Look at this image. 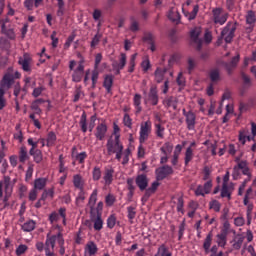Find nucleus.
Wrapping results in <instances>:
<instances>
[{"label":"nucleus","mask_w":256,"mask_h":256,"mask_svg":"<svg viewBox=\"0 0 256 256\" xmlns=\"http://www.w3.org/2000/svg\"><path fill=\"white\" fill-rule=\"evenodd\" d=\"M247 141H255V136H245L243 132H239V141L242 143V145H245L246 140Z\"/></svg>","instance_id":"nucleus-39"},{"label":"nucleus","mask_w":256,"mask_h":256,"mask_svg":"<svg viewBox=\"0 0 256 256\" xmlns=\"http://www.w3.org/2000/svg\"><path fill=\"white\" fill-rule=\"evenodd\" d=\"M164 103L167 107H173V109H177V98L170 96L164 100Z\"/></svg>","instance_id":"nucleus-27"},{"label":"nucleus","mask_w":256,"mask_h":256,"mask_svg":"<svg viewBox=\"0 0 256 256\" xmlns=\"http://www.w3.org/2000/svg\"><path fill=\"white\" fill-rule=\"evenodd\" d=\"M29 159V154H27V147L21 146L19 151V161L20 163H25Z\"/></svg>","instance_id":"nucleus-21"},{"label":"nucleus","mask_w":256,"mask_h":256,"mask_svg":"<svg viewBox=\"0 0 256 256\" xmlns=\"http://www.w3.org/2000/svg\"><path fill=\"white\" fill-rule=\"evenodd\" d=\"M32 157H34L35 163H41L43 161V153L41 150L36 149L32 154H30Z\"/></svg>","instance_id":"nucleus-32"},{"label":"nucleus","mask_w":256,"mask_h":256,"mask_svg":"<svg viewBox=\"0 0 256 256\" xmlns=\"http://www.w3.org/2000/svg\"><path fill=\"white\" fill-rule=\"evenodd\" d=\"M183 205H184L183 196H180L178 198L177 211L182 212V214L185 213L183 211Z\"/></svg>","instance_id":"nucleus-62"},{"label":"nucleus","mask_w":256,"mask_h":256,"mask_svg":"<svg viewBox=\"0 0 256 256\" xmlns=\"http://www.w3.org/2000/svg\"><path fill=\"white\" fill-rule=\"evenodd\" d=\"M33 5H35V0H25L24 7L27 8V11H33Z\"/></svg>","instance_id":"nucleus-57"},{"label":"nucleus","mask_w":256,"mask_h":256,"mask_svg":"<svg viewBox=\"0 0 256 256\" xmlns=\"http://www.w3.org/2000/svg\"><path fill=\"white\" fill-rule=\"evenodd\" d=\"M135 215H137L135 208L133 206L128 207V218L133 221V219H135Z\"/></svg>","instance_id":"nucleus-55"},{"label":"nucleus","mask_w":256,"mask_h":256,"mask_svg":"<svg viewBox=\"0 0 256 256\" xmlns=\"http://www.w3.org/2000/svg\"><path fill=\"white\" fill-rule=\"evenodd\" d=\"M55 141H57V135H55V132H49L47 137V147L55 145Z\"/></svg>","instance_id":"nucleus-35"},{"label":"nucleus","mask_w":256,"mask_h":256,"mask_svg":"<svg viewBox=\"0 0 256 256\" xmlns=\"http://www.w3.org/2000/svg\"><path fill=\"white\" fill-rule=\"evenodd\" d=\"M238 239L237 240H233L234 243L232 245L233 249H235L236 251H239V249H241L242 245H243V241H245V237L241 236L240 234L237 235Z\"/></svg>","instance_id":"nucleus-24"},{"label":"nucleus","mask_w":256,"mask_h":256,"mask_svg":"<svg viewBox=\"0 0 256 256\" xmlns=\"http://www.w3.org/2000/svg\"><path fill=\"white\" fill-rule=\"evenodd\" d=\"M227 22V14L220 16L216 20H214V23H219V25H224Z\"/></svg>","instance_id":"nucleus-63"},{"label":"nucleus","mask_w":256,"mask_h":256,"mask_svg":"<svg viewBox=\"0 0 256 256\" xmlns=\"http://www.w3.org/2000/svg\"><path fill=\"white\" fill-rule=\"evenodd\" d=\"M235 31H237V26H230V32L229 34L224 38L225 43H232L233 39L235 37Z\"/></svg>","instance_id":"nucleus-28"},{"label":"nucleus","mask_w":256,"mask_h":256,"mask_svg":"<svg viewBox=\"0 0 256 256\" xmlns=\"http://www.w3.org/2000/svg\"><path fill=\"white\" fill-rule=\"evenodd\" d=\"M105 201H106V205H107L108 207H111V206H113V203H115V196H113V195H111V194H108V195L106 196Z\"/></svg>","instance_id":"nucleus-54"},{"label":"nucleus","mask_w":256,"mask_h":256,"mask_svg":"<svg viewBox=\"0 0 256 256\" xmlns=\"http://www.w3.org/2000/svg\"><path fill=\"white\" fill-rule=\"evenodd\" d=\"M92 175L94 181H99V179H101V168L94 167Z\"/></svg>","instance_id":"nucleus-45"},{"label":"nucleus","mask_w":256,"mask_h":256,"mask_svg":"<svg viewBox=\"0 0 256 256\" xmlns=\"http://www.w3.org/2000/svg\"><path fill=\"white\" fill-rule=\"evenodd\" d=\"M1 33H3V35H6L8 39H11L12 41L15 40V30H13V28L7 29L5 24H1Z\"/></svg>","instance_id":"nucleus-15"},{"label":"nucleus","mask_w":256,"mask_h":256,"mask_svg":"<svg viewBox=\"0 0 256 256\" xmlns=\"http://www.w3.org/2000/svg\"><path fill=\"white\" fill-rule=\"evenodd\" d=\"M25 251H27V245L21 244L16 249V255L17 256L23 255Z\"/></svg>","instance_id":"nucleus-53"},{"label":"nucleus","mask_w":256,"mask_h":256,"mask_svg":"<svg viewBox=\"0 0 256 256\" xmlns=\"http://www.w3.org/2000/svg\"><path fill=\"white\" fill-rule=\"evenodd\" d=\"M209 205H210V209H214L216 213H219V211H221V203H219V201L213 200L209 203Z\"/></svg>","instance_id":"nucleus-43"},{"label":"nucleus","mask_w":256,"mask_h":256,"mask_svg":"<svg viewBox=\"0 0 256 256\" xmlns=\"http://www.w3.org/2000/svg\"><path fill=\"white\" fill-rule=\"evenodd\" d=\"M176 83L179 86H184L185 85V78H183V72H180L176 78Z\"/></svg>","instance_id":"nucleus-60"},{"label":"nucleus","mask_w":256,"mask_h":256,"mask_svg":"<svg viewBox=\"0 0 256 256\" xmlns=\"http://www.w3.org/2000/svg\"><path fill=\"white\" fill-rule=\"evenodd\" d=\"M209 78L211 83H219L221 81V71L219 68H214L209 72Z\"/></svg>","instance_id":"nucleus-11"},{"label":"nucleus","mask_w":256,"mask_h":256,"mask_svg":"<svg viewBox=\"0 0 256 256\" xmlns=\"http://www.w3.org/2000/svg\"><path fill=\"white\" fill-rule=\"evenodd\" d=\"M95 121H97V114H94L90 118V123H89V131H90V133H91V131H93V129H95Z\"/></svg>","instance_id":"nucleus-59"},{"label":"nucleus","mask_w":256,"mask_h":256,"mask_svg":"<svg viewBox=\"0 0 256 256\" xmlns=\"http://www.w3.org/2000/svg\"><path fill=\"white\" fill-rule=\"evenodd\" d=\"M45 185H47V179L45 178H37L35 181H34V189L35 190H43L45 189Z\"/></svg>","instance_id":"nucleus-19"},{"label":"nucleus","mask_w":256,"mask_h":256,"mask_svg":"<svg viewBox=\"0 0 256 256\" xmlns=\"http://www.w3.org/2000/svg\"><path fill=\"white\" fill-rule=\"evenodd\" d=\"M159 185H161V184L159 183V180H157V181H155V182H153V183L151 184V187L146 188V191H147L150 195H153V193H155V192L157 191Z\"/></svg>","instance_id":"nucleus-41"},{"label":"nucleus","mask_w":256,"mask_h":256,"mask_svg":"<svg viewBox=\"0 0 256 256\" xmlns=\"http://www.w3.org/2000/svg\"><path fill=\"white\" fill-rule=\"evenodd\" d=\"M116 223H117V218L114 216V214L110 215L109 218L107 219V227L109 229H113Z\"/></svg>","instance_id":"nucleus-42"},{"label":"nucleus","mask_w":256,"mask_h":256,"mask_svg":"<svg viewBox=\"0 0 256 256\" xmlns=\"http://www.w3.org/2000/svg\"><path fill=\"white\" fill-rule=\"evenodd\" d=\"M231 22H228V24L226 25V27L223 28V30L221 31V36L225 37V35H229L230 31H231Z\"/></svg>","instance_id":"nucleus-58"},{"label":"nucleus","mask_w":256,"mask_h":256,"mask_svg":"<svg viewBox=\"0 0 256 256\" xmlns=\"http://www.w3.org/2000/svg\"><path fill=\"white\" fill-rule=\"evenodd\" d=\"M49 235H51V233L47 234V239H46L45 245H46V247H48V249H49V245L51 246L52 249H55V243L57 241V236L53 235V236L49 237Z\"/></svg>","instance_id":"nucleus-25"},{"label":"nucleus","mask_w":256,"mask_h":256,"mask_svg":"<svg viewBox=\"0 0 256 256\" xmlns=\"http://www.w3.org/2000/svg\"><path fill=\"white\" fill-rule=\"evenodd\" d=\"M107 133V125L105 123H101L96 127L95 137L99 139V141H103L105 139V135Z\"/></svg>","instance_id":"nucleus-9"},{"label":"nucleus","mask_w":256,"mask_h":256,"mask_svg":"<svg viewBox=\"0 0 256 256\" xmlns=\"http://www.w3.org/2000/svg\"><path fill=\"white\" fill-rule=\"evenodd\" d=\"M125 65H127V54L121 53L120 64L118 65V67L119 69H124Z\"/></svg>","instance_id":"nucleus-47"},{"label":"nucleus","mask_w":256,"mask_h":256,"mask_svg":"<svg viewBox=\"0 0 256 256\" xmlns=\"http://www.w3.org/2000/svg\"><path fill=\"white\" fill-rule=\"evenodd\" d=\"M213 187V182L211 180H208L205 184H204V192L206 195H209V193H211V188Z\"/></svg>","instance_id":"nucleus-50"},{"label":"nucleus","mask_w":256,"mask_h":256,"mask_svg":"<svg viewBox=\"0 0 256 256\" xmlns=\"http://www.w3.org/2000/svg\"><path fill=\"white\" fill-rule=\"evenodd\" d=\"M120 137V135H116L115 146L117 149L113 148V138H110L106 144L108 155H113V153H116V159L118 161H121V157L123 156V144H121Z\"/></svg>","instance_id":"nucleus-1"},{"label":"nucleus","mask_w":256,"mask_h":256,"mask_svg":"<svg viewBox=\"0 0 256 256\" xmlns=\"http://www.w3.org/2000/svg\"><path fill=\"white\" fill-rule=\"evenodd\" d=\"M141 67L144 73H147L149 69H151V62L149 61V59L142 61Z\"/></svg>","instance_id":"nucleus-49"},{"label":"nucleus","mask_w":256,"mask_h":256,"mask_svg":"<svg viewBox=\"0 0 256 256\" xmlns=\"http://www.w3.org/2000/svg\"><path fill=\"white\" fill-rule=\"evenodd\" d=\"M149 131H151V122L146 121L141 125L139 142L143 144L149 138Z\"/></svg>","instance_id":"nucleus-6"},{"label":"nucleus","mask_w":256,"mask_h":256,"mask_svg":"<svg viewBox=\"0 0 256 256\" xmlns=\"http://www.w3.org/2000/svg\"><path fill=\"white\" fill-rule=\"evenodd\" d=\"M212 241H213V232H210L206 236L204 243H203V249H204L205 253H209V249L211 247Z\"/></svg>","instance_id":"nucleus-18"},{"label":"nucleus","mask_w":256,"mask_h":256,"mask_svg":"<svg viewBox=\"0 0 256 256\" xmlns=\"http://www.w3.org/2000/svg\"><path fill=\"white\" fill-rule=\"evenodd\" d=\"M11 85H13V78L11 77V75H4L3 79L0 82V89H5V87H7V89H11Z\"/></svg>","instance_id":"nucleus-12"},{"label":"nucleus","mask_w":256,"mask_h":256,"mask_svg":"<svg viewBox=\"0 0 256 256\" xmlns=\"http://www.w3.org/2000/svg\"><path fill=\"white\" fill-rule=\"evenodd\" d=\"M31 61V57L28 53L24 54V59L20 58L18 63L22 66L23 71H31V66L29 65Z\"/></svg>","instance_id":"nucleus-10"},{"label":"nucleus","mask_w":256,"mask_h":256,"mask_svg":"<svg viewBox=\"0 0 256 256\" xmlns=\"http://www.w3.org/2000/svg\"><path fill=\"white\" fill-rule=\"evenodd\" d=\"M154 76H155L156 83H162L163 79H165V75L163 74V71L161 70V68H158L155 70Z\"/></svg>","instance_id":"nucleus-33"},{"label":"nucleus","mask_w":256,"mask_h":256,"mask_svg":"<svg viewBox=\"0 0 256 256\" xmlns=\"http://www.w3.org/2000/svg\"><path fill=\"white\" fill-rule=\"evenodd\" d=\"M191 159H193V149H191V147H188L185 153V165H189Z\"/></svg>","instance_id":"nucleus-40"},{"label":"nucleus","mask_w":256,"mask_h":256,"mask_svg":"<svg viewBox=\"0 0 256 256\" xmlns=\"http://www.w3.org/2000/svg\"><path fill=\"white\" fill-rule=\"evenodd\" d=\"M22 229H23V231H26L27 233L33 231L35 229V221L30 220L28 222H25L22 225Z\"/></svg>","instance_id":"nucleus-30"},{"label":"nucleus","mask_w":256,"mask_h":256,"mask_svg":"<svg viewBox=\"0 0 256 256\" xmlns=\"http://www.w3.org/2000/svg\"><path fill=\"white\" fill-rule=\"evenodd\" d=\"M83 63L84 60L80 62V64L72 74V81H74V83H80V81L83 79V75H85V66L83 65Z\"/></svg>","instance_id":"nucleus-4"},{"label":"nucleus","mask_w":256,"mask_h":256,"mask_svg":"<svg viewBox=\"0 0 256 256\" xmlns=\"http://www.w3.org/2000/svg\"><path fill=\"white\" fill-rule=\"evenodd\" d=\"M132 121L133 120L131 119V116H129V114L126 113L123 118V123H124L125 127H128V129H131L132 125H133Z\"/></svg>","instance_id":"nucleus-44"},{"label":"nucleus","mask_w":256,"mask_h":256,"mask_svg":"<svg viewBox=\"0 0 256 256\" xmlns=\"http://www.w3.org/2000/svg\"><path fill=\"white\" fill-rule=\"evenodd\" d=\"M198 13H199V5H195L191 13L186 12V13H184V15L186 17H188L189 21H193V19H195V17H197Z\"/></svg>","instance_id":"nucleus-29"},{"label":"nucleus","mask_w":256,"mask_h":256,"mask_svg":"<svg viewBox=\"0 0 256 256\" xmlns=\"http://www.w3.org/2000/svg\"><path fill=\"white\" fill-rule=\"evenodd\" d=\"M86 249L88 250L89 255H96L98 251L97 244L93 241L86 244Z\"/></svg>","instance_id":"nucleus-23"},{"label":"nucleus","mask_w":256,"mask_h":256,"mask_svg":"<svg viewBox=\"0 0 256 256\" xmlns=\"http://www.w3.org/2000/svg\"><path fill=\"white\" fill-rule=\"evenodd\" d=\"M103 87H105L107 93H111V88L113 87V75L105 76Z\"/></svg>","instance_id":"nucleus-17"},{"label":"nucleus","mask_w":256,"mask_h":256,"mask_svg":"<svg viewBox=\"0 0 256 256\" xmlns=\"http://www.w3.org/2000/svg\"><path fill=\"white\" fill-rule=\"evenodd\" d=\"M196 119L197 116L193 113V111H189L186 114L187 129H189V131H193V129H195Z\"/></svg>","instance_id":"nucleus-8"},{"label":"nucleus","mask_w":256,"mask_h":256,"mask_svg":"<svg viewBox=\"0 0 256 256\" xmlns=\"http://www.w3.org/2000/svg\"><path fill=\"white\" fill-rule=\"evenodd\" d=\"M97 203V190H94L90 196L88 205L90 206V219H95V204Z\"/></svg>","instance_id":"nucleus-7"},{"label":"nucleus","mask_w":256,"mask_h":256,"mask_svg":"<svg viewBox=\"0 0 256 256\" xmlns=\"http://www.w3.org/2000/svg\"><path fill=\"white\" fill-rule=\"evenodd\" d=\"M229 193H231L229 191V185L222 184L221 197L225 198V197H227V195H229Z\"/></svg>","instance_id":"nucleus-56"},{"label":"nucleus","mask_w":256,"mask_h":256,"mask_svg":"<svg viewBox=\"0 0 256 256\" xmlns=\"http://www.w3.org/2000/svg\"><path fill=\"white\" fill-rule=\"evenodd\" d=\"M96 215H103V202H99L97 207L94 208Z\"/></svg>","instance_id":"nucleus-64"},{"label":"nucleus","mask_w":256,"mask_h":256,"mask_svg":"<svg viewBox=\"0 0 256 256\" xmlns=\"http://www.w3.org/2000/svg\"><path fill=\"white\" fill-rule=\"evenodd\" d=\"M113 173H115V170L106 169L105 175H104V181L107 185H111V183H113Z\"/></svg>","instance_id":"nucleus-22"},{"label":"nucleus","mask_w":256,"mask_h":256,"mask_svg":"<svg viewBox=\"0 0 256 256\" xmlns=\"http://www.w3.org/2000/svg\"><path fill=\"white\" fill-rule=\"evenodd\" d=\"M241 77L244 83V89H249L251 87V77L249 75L245 74L244 72L241 73Z\"/></svg>","instance_id":"nucleus-37"},{"label":"nucleus","mask_w":256,"mask_h":256,"mask_svg":"<svg viewBox=\"0 0 256 256\" xmlns=\"http://www.w3.org/2000/svg\"><path fill=\"white\" fill-rule=\"evenodd\" d=\"M80 127L83 133H87V113L85 112L82 113Z\"/></svg>","instance_id":"nucleus-31"},{"label":"nucleus","mask_w":256,"mask_h":256,"mask_svg":"<svg viewBox=\"0 0 256 256\" xmlns=\"http://www.w3.org/2000/svg\"><path fill=\"white\" fill-rule=\"evenodd\" d=\"M91 221H94L95 231H101V229H103V219L101 218L100 214H95V219L91 218Z\"/></svg>","instance_id":"nucleus-20"},{"label":"nucleus","mask_w":256,"mask_h":256,"mask_svg":"<svg viewBox=\"0 0 256 256\" xmlns=\"http://www.w3.org/2000/svg\"><path fill=\"white\" fill-rule=\"evenodd\" d=\"M149 100L152 102V105H157L159 103V95L157 94V87H151L148 94Z\"/></svg>","instance_id":"nucleus-14"},{"label":"nucleus","mask_w":256,"mask_h":256,"mask_svg":"<svg viewBox=\"0 0 256 256\" xmlns=\"http://www.w3.org/2000/svg\"><path fill=\"white\" fill-rule=\"evenodd\" d=\"M99 41H101V34L97 33L91 41V47H97V45H99Z\"/></svg>","instance_id":"nucleus-52"},{"label":"nucleus","mask_w":256,"mask_h":256,"mask_svg":"<svg viewBox=\"0 0 256 256\" xmlns=\"http://www.w3.org/2000/svg\"><path fill=\"white\" fill-rule=\"evenodd\" d=\"M74 187L81 189V175L76 174L73 178Z\"/></svg>","instance_id":"nucleus-48"},{"label":"nucleus","mask_w":256,"mask_h":256,"mask_svg":"<svg viewBox=\"0 0 256 256\" xmlns=\"http://www.w3.org/2000/svg\"><path fill=\"white\" fill-rule=\"evenodd\" d=\"M241 59V56L237 54L234 56L230 62L221 61L220 65L224 67V69L227 71L228 75H233V71L237 69V65H239V61Z\"/></svg>","instance_id":"nucleus-2"},{"label":"nucleus","mask_w":256,"mask_h":256,"mask_svg":"<svg viewBox=\"0 0 256 256\" xmlns=\"http://www.w3.org/2000/svg\"><path fill=\"white\" fill-rule=\"evenodd\" d=\"M155 256H172L171 252H169V249L165 246V244H162L159 248Z\"/></svg>","instance_id":"nucleus-26"},{"label":"nucleus","mask_w":256,"mask_h":256,"mask_svg":"<svg viewBox=\"0 0 256 256\" xmlns=\"http://www.w3.org/2000/svg\"><path fill=\"white\" fill-rule=\"evenodd\" d=\"M199 35H201V29L194 28L190 31V39H192L193 42L199 41Z\"/></svg>","instance_id":"nucleus-36"},{"label":"nucleus","mask_w":256,"mask_h":256,"mask_svg":"<svg viewBox=\"0 0 256 256\" xmlns=\"http://www.w3.org/2000/svg\"><path fill=\"white\" fill-rule=\"evenodd\" d=\"M7 106V100L5 99V90L0 88V111H3Z\"/></svg>","instance_id":"nucleus-34"},{"label":"nucleus","mask_w":256,"mask_h":256,"mask_svg":"<svg viewBox=\"0 0 256 256\" xmlns=\"http://www.w3.org/2000/svg\"><path fill=\"white\" fill-rule=\"evenodd\" d=\"M227 235H229V230L222 228L221 233L217 234V239H220L221 242L218 243L220 247H225L227 245Z\"/></svg>","instance_id":"nucleus-13"},{"label":"nucleus","mask_w":256,"mask_h":256,"mask_svg":"<svg viewBox=\"0 0 256 256\" xmlns=\"http://www.w3.org/2000/svg\"><path fill=\"white\" fill-rule=\"evenodd\" d=\"M168 19L172 21V23H176V25H179L181 23V14L179 12H173V10L169 11Z\"/></svg>","instance_id":"nucleus-16"},{"label":"nucleus","mask_w":256,"mask_h":256,"mask_svg":"<svg viewBox=\"0 0 256 256\" xmlns=\"http://www.w3.org/2000/svg\"><path fill=\"white\" fill-rule=\"evenodd\" d=\"M156 134L157 137H160V139H163V131H165V128L161 126V124H156Z\"/></svg>","instance_id":"nucleus-61"},{"label":"nucleus","mask_w":256,"mask_h":256,"mask_svg":"<svg viewBox=\"0 0 256 256\" xmlns=\"http://www.w3.org/2000/svg\"><path fill=\"white\" fill-rule=\"evenodd\" d=\"M0 47L2 49H9V47H10L9 40H7V38L1 37L0 38Z\"/></svg>","instance_id":"nucleus-51"},{"label":"nucleus","mask_w":256,"mask_h":256,"mask_svg":"<svg viewBox=\"0 0 256 256\" xmlns=\"http://www.w3.org/2000/svg\"><path fill=\"white\" fill-rule=\"evenodd\" d=\"M177 28H172L169 31L168 37L170 38V40L172 41V43H177Z\"/></svg>","instance_id":"nucleus-46"},{"label":"nucleus","mask_w":256,"mask_h":256,"mask_svg":"<svg viewBox=\"0 0 256 256\" xmlns=\"http://www.w3.org/2000/svg\"><path fill=\"white\" fill-rule=\"evenodd\" d=\"M135 183L140 191H146L147 187H149V178H147V174L137 175Z\"/></svg>","instance_id":"nucleus-5"},{"label":"nucleus","mask_w":256,"mask_h":256,"mask_svg":"<svg viewBox=\"0 0 256 256\" xmlns=\"http://www.w3.org/2000/svg\"><path fill=\"white\" fill-rule=\"evenodd\" d=\"M168 175H173V168L169 165H164L156 169V181H163Z\"/></svg>","instance_id":"nucleus-3"},{"label":"nucleus","mask_w":256,"mask_h":256,"mask_svg":"<svg viewBox=\"0 0 256 256\" xmlns=\"http://www.w3.org/2000/svg\"><path fill=\"white\" fill-rule=\"evenodd\" d=\"M255 21H256L255 12H253V10L248 11V14L246 16V23L248 25H253Z\"/></svg>","instance_id":"nucleus-38"}]
</instances>
